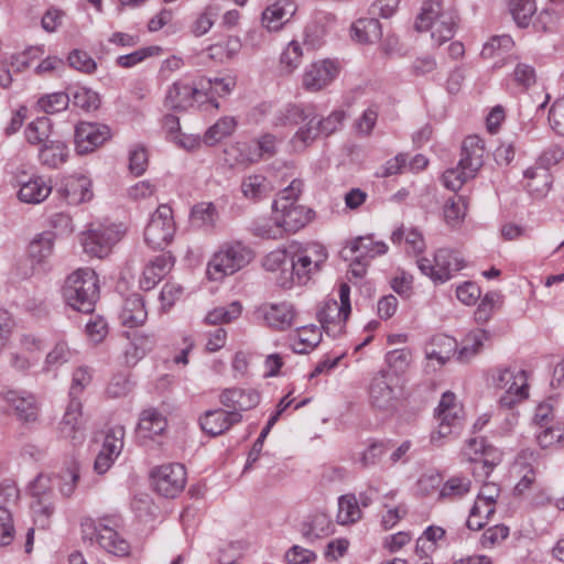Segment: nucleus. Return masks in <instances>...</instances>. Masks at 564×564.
I'll return each mask as SVG.
<instances>
[{
	"instance_id": "obj_1",
	"label": "nucleus",
	"mask_w": 564,
	"mask_h": 564,
	"mask_svg": "<svg viewBox=\"0 0 564 564\" xmlns=\"http://www.w3.org/2000/svg\"><path fill=\"white\" fill-rule=\"evenodd\" d=\"M457 14L452 8H444L443 0H424L414 28L419 32L431 31L436 46L452 40L456 32Z\"/></svg>"
},
{
	"instance_id": "obj_2",
	"label": "nucleus",
	"mask_w": 564,
	"mask_h": 564,
	"mask_svg": "<svg viewBox=\"0 0 564 564\" xmlns=\"http://www.w3.org/2000/svg\"><path fill=\"white\" fill-rule=\"evenodd\" d=\"M63 297L73 310L89 314L99 299V279L90 268H80L70 273L63 285Z\"/></svg>"
},
{
	"instance_id": "obj_3",
	"label": "nucleus",
	"mask_w": 564,
	"mask_h": 564,
	"mask_svg": "<svg viewBox=\"0 0 564 564\" xmlns=\"http://www.w3.org/2000/svg\"><path fill=\"white\" fill-rule=\"evenodd\" d=\"M327 257L326 249L319 243H311L294 252L289 261L290 276H281L280 285L290 289L294 283L305 284L313 274L321 271Z\"/></svg>"
},
{
	"instance_id": "obj_4",
	"label": "nucleus",
	"mask_w": 564,
	"mask_h": 564,
	"mask_svg": "<svg viewBox=\"0 0 564 564\" xmlns=\"http://www.w3.org/2000/svg\"><path fill=\"white\" fill-rule=\"evenodd\" d=\"M119 525L117 517H104L98 520L85 518L80 522L84 540L94 541L116 556H126L129 554V543L119 536L116 528Z\"/></svg>"
},
{
	"instance_id": "obj_5",
	"label": "nucleus",
	"mask_w": 564,
	"mask_h": 564,
	"mask_svg": "<svg viewBox=\"0 0 564 564\" xmlns=\"http://www.w3.org/2000/svg\"><path fill=\"white\" fill-rule=\"evenodd\" d=\"M252 259V250L241 242L225 243L208 262L207 275L209 280H221L248 265Z\"/></svg>"
},
{
	"instance_id": "obj_6",
	"label": "nucleus",
	"mask_w": 564,
	"mask_h": 564,
	"mask_svg": "<svg viewBox=\"0 0 564 564\" xmlns=\"http://www.w3.org/2000/svg\"><path fill=\"white\" fill-rule=\"evenodd\" d=\"M123 235L124 230L121 226L115 224H91L82 234L80 241L87 254L102 259L111 252L113 246L120 241Z\"/></svg>"
},
{
	"instance_id": "obj_7",
	"label": "nucleus",
	"mask_w": 564,
	"mask_h": 564,
	"mask_svg": "<svg viewBox=\"0 0 564 564\" xmlns=\"http://www.w3.org/2000/svg\"><path fill=\"white\" fill-rule=\"evenodd\" d=\"M174 234L173 210L167 204H161L145 227L144 240L154 249H163L173 240Z\"/></svg>"
},
{
	"instance_id": "obj_8",
	"label": "nucleus",
	"mask_w": 564,
	"mask_h": 564,
	"mask_svg": "<svg viewBox=\"0 0 564 564\" xmlns=\"http://www.w3.org/2000/svg\"><path fill=\"white\" fill-rule=\"evenodd\" d=\"M150 477L159 495L173 499L184 490L187 474L184 465L171 463L153 468Z\"/></svg>"
},
{
	"instance_id": "obj_9",
	"label": "nucleus",
	"mask_w": 564,
	"mask_h": 564,
	"mask_svg": "<svg viewBox=\"0 0 564 564\" xmlns=\"http://www.w3.org/2000/svg\"><path fill=\"white\" fill-rule=\"evenodd\" d=\"M394 379L388 370H380L373 375L368 387L369 402L373 409L387 413L395 409Z\"/></svg>"
},
{
	"instance_id": "obj_10",
	"label": "nucleus",
	"mask_w": 564,
	"mask_h": 564,
	"mask_svg": "<svg viewBox=\"0 0 564 564\" xmlns=\"http://www.w3.org/2000/svg\"><path fill=\"white\" fill-rule=\"evenodd\" d=\"M463 409L456 403V397L453 392L443 393L438 406L436 408V417L438 420V430L431 435V442L445 437L462 424Z\"/></svg>"
},
{
	"instance_id": "obj_11",
	"label": "nucleus",
	"mask_w": 564,
	"mask_h": 564,
	"mask_svg": "<svg viewBox=\"0 0 564 564\" xmlns=\"http://www.w3.org/2000/svg\"><path fill=\"white\" fill-rule=\"evenodd\" d=\"M286 121L299 123L305 122L303 127L294 135V143L301 142L303 148L312 143L316 138L322 135L318 124V116L312 107L301 108L296 105H291L285 110Z\"/></svg>"
},
{
	"instance_id": "obj_12",
	"label": "nucleus",
	"mask_w": 564,
	"mask_h": 564,
	"mask_svg": "<svg viewBox=\"0 0 564 564\" xmlns=\"http://www.w3.org/2000/svg\"><path fill=\"white\" fill-rule=\"evenodd\" d=\"M111 138L110 128L98 122H79L75 128V144L78 154L95 151Z\"/></svg>"
},
{
	"instance_id": "obj_13",
	"label": "nucleus",
	"mask_w": 564,
	"mask_h": 564,
	"mask_svg": "<svg viewBox=\"0 0 564 564\" xmlns=\"http://www.w3.org/2000/svg\"><path fill=\"white\" fill-rule=\"evenodd\" d=\"M337 63L323 59L312 63L302 76V85L308 91H318L328 86L338 75Z\"/></svg>"
},
{
	"instance_id": "obj_14",
	"label": "nucleus",
	"mask_w": 564,
	"mask_h": 564,
	"mask_svg": "<svg viewBox=\"0 0 564 564\" xmlns=\"http://www.w3.org/2000/svg\"><path fill=\"white\" fill-rule=\"evenodd\" d=\"M485 142L478 135H468L460 148V159L457 164L465 169L463 174L475 176L484 165Z\"/></svg>"
},
{
	"instance_id": "obj_15",
	"label": "nucleus",
	"mask_w": 564,
	"mask_h": 564,
	"mask_svg": "<svg viewBox=\"0 0 564 564\" xmlns=\"http://www.w3.org/2000/svg\"><path fill=\"white\" fill-rule=\"evenodd\" d=\"M3 400L10 405L19 420L34 422L37 419L39 406L33 393L25 390H8L2 393Z\"/></svg>"
},
{
	"instance_id": "obj_16",
	"label": "nucleus",
	"mask_w": 564,
	"mask_h": 564,
	"mask_svg": "<svg viewBox=\"0 0 564 564\" xmlns=\"http://www.w3.org/2000/svg\"><path fill=\"white\" fill-rule=\"evenodd\" d=\"M242 415L237 411H227L224 409L208 410L199 419L202 430L217 436L229 430L234 424L239 423Z\"/></svg>"
},
{
	"instance_id": "obj_17",
	"label": "nucleus",
	"mask_w": 564,
	"mask_h": 564,
	"mask_svg": "<svg viewBox=\"0 0 564 564\" xmlns=\"http://www.w3.org/2000/svg\"><path fill=\"white\" fill-rule=\"evenodd\" d=\"M468 446L475 454H481V457L473 459V473L476 475L489 476L492 469L501 462V453L492 445L487 444L484 438H471L468 442Z\"/></svg>"
},
{
	"instance_id": "obj_18",
	"label": "nucleus",
	"mask_w": 564,
	"mask_h": 564,
	"mask_svg": "<svg viewBox=\"0 0 564 564\" xmlns=\"http://www.w3.org/2000/svg\"><path fill=\"white\" fill-rule=\"evenodd\" d=\"M61 435L74 442L84 440V420L79 399H69L66 411L59 422Z\"/></svg>"
},
{
	"instance_id": "obj_19",
	"label": "nucleus",
	"mask_w": 564,
	"mask_h": 564,
	"mask_svg": "<svg viewBox=\"0 0 564 564\" xmlns=\"http://www.w3.org/2000/svg\"><path fill=\"white\" fill-rule=\"evenodd\" d=\"M219 402L229 411H248L260 402V394L254 389L227 388L219 394Z\"/></svg>"
},
{
	"instance_id": "obj_20",
	"label": "nucleus",
	"mask_w": 564,
	"mask_h": 564,
	"mask_svg": "<svg viewBox=\"0 0 564 564\" xmlns=\"http://www.w3.org/2000/svg\"><path fill=\"white\" fill-rule=\"evenodd\" d=\"M258 314L265 321L270 328L275 330L290 328L295 316L292 304L288 302L263 304L258 308Z\"/></svg>"
},
{
	"instance_id": "obj_21",
	"label": "nucleus",
	"mask_w": 564,
	"mask_h": 564,
	"mask_svg": "<svg viewBox=\"0 0 564 564\" xmlns=\"http://www.w3.org/2000/svg\"><path fill=\"white\" fill-rule=\"evenodd\" d=\"M59 192L68 205H79L93 197L91 182L85 175L65 177Z\"/></svg>"
},
{
	"instance_id": "obj_22",
	"label": "nucleus",
	"mask_w": 564,
	"mask_h": 564,
	"mask_svg": "<svg viewBox=\"0 0 564 564\" xmlns=\"http://www.w3.org/2000/svg\"><path fill=\"white\" fill-rule=\"evenodd\" d=\"M200 91L198 83L191 85L184 82H175L166 91L164 105L172 110H185L193 106L196 95Z\"/></svg>"
},
{
	"instance_id": "obj_23",
	"label": "nucleus",
	"mask_w": 564,
	"mask_h": 564,
	"mask_svg": "<svg viewBox=\"0 0 564 564\" xmlns=\"http://www.w3.org/2000/svg\"><path fill=\"white\" fill-rule=\"evenodd\" d=\"M281 230L296 232L312 218L313 210L302 205H289L285 209H273Z\"/></svg>"
},
{
	"instance_id": "obj_24",
	"label": "nucleus",
	"mask_w": 564,
	"mask_h": 564,
	"mask_svg": "<svg viewBox=\"0 0 564 564\" xmlns=\"http://www.w3.org/2000/svg\"><path fill=\"white\" fill-rule=\"evenodd\" d=\"M434 263L437 269L436 283L448 281L455 272L465 267V261L459 252L447 248H440L435 252Z\"/></svg>"
},
{
	"instance_id": "obj_25",
	"label": "nucleus",
	"mask_w": 564,
	"mask_h": 564,
	"mask_svg": "<svg viewBox=\"0 0 564 564\" xmlns=\"http://www.w3.org/2000/svg\"><path fill=\"white\" fill-rule=\"evenodd\" d=\"M174 259L171 254L162 253L150 260L144 267L140 285L143 290L153 289L173 268Z\"/></svg>"
},
{
	"instance_id": "obj_26",
	"label": "nucleus",
	"mask_w": 564,
	"mask_h": 564,
	"mask_svg": "<svg viewBox=\"0 0 564 564\" xmlns=\"http://www.w3.org/2000/svg\"><path fill=\"white\" fill-rule=\"evenodd\" d=\"M317 319L326 334L334 337L343 332L344 324L346 323L338 302L333 299L324 302L317 312Z\"/></svg>"
},
{
	"instance_id": "obj_27",
	"label": "nucleus",
	"mask_w": 564,
	"mask_h": 564,
	"mask_svg": "<svg viewBox=\"0 0 564 564\" xmlns=\"http://www.w3.org/2000/svg\"><path fill=\"white\" fill-rule=\"evenodd\" d=\"M386 243L373 241L371 236H360L350 241L344 251H349L354 260L361 263V260L373 259L387 252Z\"/></svg>"
},
{
	"instance_id": "obj_28",
	"label": "nucleus",
	"mask_w": 564,
	"mask_h": 564,
	"mask_svg": "<svg viewBox=\"0 0 564 564\" xmlns=\"http://www.w3.org/2000/svg\"><path fill=\"white\" fill-rule=\"evenodd\" d=\"M295 7L289 0H280L262 13V25L269 31L279 30L294 14Z\"/></svg>"
},
{
	"instance_id": "obj_29",
	"label": "nucleus",
	"mask_w": 564,
	"mask_h": 564,
	"mask_svg": "<svg viewBox=\"0 0 564 564\" xmlns=\"http://www.w3.org/2000/svg\"><path fill=\"white\" fill-rule=\"evenodd\" d=\"M225 161L230 167L248 166L259 161L253 142H237L224 151Z\"/></svg>"
},
{
	"instance_id": "obj_30",
	"label": "nucleus",
	"mask_w": 564,
	"mask_h": 564,
	"mask_svg": "<svg viewBox=\"0 0 564 564\" xmlns=\"http://www.w3.org/2000/svg\"><path fill=\"white\" fill-rule=\"evenodd\" d=\"M148 313L141 295L131 294L128 296L121 307L119 318L127 327H137L144 323Z\"/></svg>"
},
{
	"instance_id": "obj_31",
	"label": "nucleus",
	"mask_w": 564,
	"mask_h": 564,
	"mask_svg": "<svg viewBox=\"0 0 564 564\" xmlns=\"http://www.w3.org/2000/svg\"><path fill=\"white\" fill-rule=\"evenodd\" d=\"M52 187L41 176L30 177L29 181H21L18 197L26 204H40L51 193Z\"/></svg>"
},
{
	"instance_id": "obj_32",
	"label": "nucleus",
	"mask_w": 564,
	"mask_h": 564,
	"mask_svg": "<svg viewBox=\"0 0 564 564\" xmlns=\"http://www.w3.org/2000/svg\"><path fill=\"white\" fill-rule=\"evenodd\" d=\"M351 36L361 44H372L382 36L381 24L375 17L360 18L351 25Z\"/></svg>"
},
{
	"instance_id": "obj_33",
	"label": "nucleus",
	"mask_w": 564,
	"mask_h": 564,
	"mask_svg": "<svg viewBox=\"0 0 564 564\" xmlns=\"http://www.w3.org/2000/svg\"><path fill=\"white\" fill-rule=\"evenodd\" d=\"M273 189L272 183L262 174L248 175L241 183L243 196L253 202L269 197Z\"/></svg>"
},
{
	"instance_id": "obj_34",
	"label": "nucleus",
	"mask_w": 564,
	"mask_h": 564,
	"mask_svg": "<svg viewBox=\"0 0 564 564\" xmlns=\"http://www.w3.org/2000/svg\"><path fill=\"white\" fill-rule=\"evenodd\" d=\"M55 234L46 230L37 234L29 243V256L34 263L41 264L53 254Z\"/></svg>"
},
{
	"instance_id": "obj_35",
	"label": "nucleus",
	"mask_w": 564,
	"mask_h": 564,
	"mask_svg": "<svg viewBox=\"0 0 564 564\" xmlns=\"http://www.w3.org/2000/svg\"><path fill=\"white\" fill-rule=\"evenodd\" d=\"M488 339L489 334L485 329H476L468 333L463 339L460 349L457 351V360L459 362H469L481 351L484 343Z\"/></svg>"
},
{
	"instance_id": "obj_36",
	"label": "nucleus",
	"mask_w": 564,
	"mask_h": 564,
	"mask_svg": "<svg viewBox=\"0 0 564 564\" xmlns=\"http://www.w3.org/2000/svg\"><path fill=\"white\" fill-rule=\"evenodd\" d=\"M456 347L454 338L445 335H437L425 346L427 359H435L440 365L449 360Z\"/></svg>"
},
{
	"instance_id": "obj_37",
	"label": "nucleus",
	"mask_w": 564,
	"mask_h": 564,
	"mask_svg": "<svg viewBox=\"0 0 564 564\" xmlns=\"http://www.w3.org/2000/svg\"><path fill=\"white\" fill-rule=\"evenodd\" d=\"M165 417L155 409L142 411L138 423V431L144 437L160 435L166 429Z\"/></svg>"
},
{
	"instance_id": "obj_38",
	"label": "nucleus",
	"mask_w": 564,
	"mask_h": 564,
	"mask_svg": "<svg viewBox=\"0 0 564 564\" xmlns=\"http://www.w3.org/2000/svg\"><path fill=\"white\" fill-rule=\"evenodd\" d=\"M332 532V521L324 512L313 514L308 521L302 523L301 528L302 535L310 541L328 535Z\"/></svg>"
},
{
	"instance_id": "obj_39",
	"label": "nucleus",
	"mask_w": 564,
	"mask_h": 564,
	"mask_svg": "<svg viewBox=\"0 0 564 564\" xmlns=\"http://www.w3.org/2000/svg\"><path fill=\"white\" fill-rule=\"evenodd\" d=\"M516 384H510L500 397L499 403L502 408L511 409L516 403L528 397L527 375L524 370L518 371Z\"/></svg>"
},
{
	"instance_id": "obj_40",
	"label": "nucleus",
	"mask_w": 564,
	"mask_h": 564,
	"mask_svg": "<svg viewBox=\"0 0 564 564\" xmlns=\"http://www.w3.org/2000/svg\"><path fill=\"white\" fill-rule=\"evenodd\" d=\"M67 155V147L64 142L51 141L41 148L39 159L44 165L50 167H57L65 163Z\"/></svg>"
},
{
	"instance_id": "obj_41",
	"label": "nucleus",
	"mask_w": 564,
	"mask_h": 564,
	"mask_svg": "<svg viewBox=\"0 0 564 564\" xmlns=\"http://www.w3.org/2000/svg\"><path fill=\"white\" fill-rule=\"evenodd\" d=\"M524 178L529 180L527 188L536 196L545 195L551 186V176L549 171L543 167H529L523 173Z\"/></svg>"
},
{
	"instance_id": "obj_42",
	"label": "nucleus",
	"mask_w": 564,
	"mask_h": 564,
	"mask_svg": "<svg viewBox=\"0 0 564 564\" xmlns=\"http://www.w3.org/2000/svg\"><path fill=\"white\" fill-rule=\"evenodd\" d=\"M361 518V510L354 494L340 496L338 499L337 522L339 524L355 523Z\"/></svg>"
},
{
	"instance_id": "obj_43",
	"label": "nucleus",
	"mask_w": 564,
	"mask_h": 564,
	"mask_svg": "<svg viewBox=\"0 0 564 564\" xmlns=\"http://www.w3.org/2000/svg\"><path fill=\"white\" fill-rule=\"evenodd\" d=\"M76 355L77 351L72 349L66 341L59 340L47 354L45 358L44 369L46 371H50L52 368L56 369L72 361Z\"/></svg>"
},
{
	"instance_id": "obj_44",
	"label": "nucleus",
	"mask_w": 564,
	"mask_h": 564,
	"mask_svg": "<svg viewBox=\"0 0 564 564\" xmlns=\"http://www.w3.org/2000/svg\"><path fill=\"white\" fill-rule=\"evenodd\" d=\"M471 489V480L465 476L449 477L440 490L441 499H458L468 494Z\"/></svg>"
},
{
	"instance_id": "obj_45",
	"label": "nucleus",
	"mask_w": 564,
	"mask_h": 564,
	"mask_svg": "<svg viewBox=\"0 0 564 564\" xmlns=\"http://www.w3.org/2000/svg\"><path fill=\"white\" fill-rule=\"evenodd\" d=\"M394 447L392 440L375 441L362 452L360 464L368 468L381 462L382 457Z\"/></svg>"
},
{
	"instance_id": "obj_46",
	"label": "nucleus",
	"mask_w": 564,
	"mask_h": 564,
	"mask_svg": "<svg viewBox=\"0 0 564 564\" xmlns=\"http://www.w3.org/2000/svg\"><path fill=\"white\" fill-rule=\"evenodd\" d=\"M236 129V120L232 117H223L209 127L204 134V143L214 145L229 137Z\"/></svg>"
},
{
	"instance_id": "obj_47",
	"label": "nucleus",
	"mask_w": 564,
	"mask_h": 564,
	"mask_svg": "<svg viewBox=\"0 0 564 564\" xmlns=\"http://www.w3.org/2000/svg\"><path fill=\"white\" fill-rule=\"evenodd\" d=\"M509 11L519 28H527L536 12L534 0H509Z\"/></svg>"
},
{
	"instance_id": "obj_48",
	"label": "nucleus",
	"mask_w": 564,
	"mask_h": 564,
	"mask_svg": "<svg viewBox=\"0 0 564 564\" xmlns=\"http://www.w3.org/2000/svg\"><path fill=\"white\" fill-rule=\"evenodd\" d=\"M467 202L464 196L448 198L444 206V219L452 228L458 227L465 218Z\"/></svg>"
},
{
	"instance_id": "obj_49",
	"label": "nucleus",
	"mask_w": 564,
	"mask_h": 564,
	"mask_svg": "<svg viewBox=\"0 0 564 564\" xmlns=\"http://www.w3.org/2000/svg\"><path fill=\"white\" fill-rule=\"evenodd\" d=\"M498 496L499 488L494 484H486L471 507V516H477L484 506L486 508V518H489L495 513V503Z\"/></svg>"
},
{
	"instance_id": "obj_50",
	"label": "nucleus",
	"mask_w": 564,
	"mask_h": 564,
	"mask_svg": "<svg viewBox=\"0 0 564 564\" xmlns=\"http://www.w3.org/2000/svg\"><path fill=\"white\" fill-rule=\"evenodd\" d=\"M70 102V95L64 91H57L42 96L37 105L46 113H55L66 110Z\"/></svg>"
},
{
	"instance_id": "obj_51",
	"label": "nucleus",
	"mask_w": 564,
	"mask_h": 564,
	"mask_svg": "<svg viewBox=\"0 0 564 564\" xmlns=\"http://www.w3.org/2000/svg\"><path fill=\"white\" fill-rule=\"evenodd\" d=\"M50 131V119L47 117H40L28 124L25 129V138L31 144H40L47 140Z\"/></svg>"
},
{
	"instance_id": "obj_52",
	"label": "nucleus",
	"mask_w": 564,
	"mask_h": 564,
	"mask_svg": "<svg viewBox=\"0 0 564 564\" xmlns=\"http://www.w3.org/2000/svg\"><path fill=\"white\" fill-rule=\"evenodd\" d=\"M202 90H210L218 96L229 94L236 86V78L231 76L226 77H202L198 80Z\"/></svg>"
},
{
	"instance_id": "obj_53",
	"label": "nucleus",
	"mask_w": 564,
	"mask_h": 564,
	"mask_svg": "<svg viewBox=\"0 0 564 564\" xmlns=\"http://www.w3.org/2000/svg\"><path fill=\"white\" fill-rule=\"evenodd\" d=\"M217 212L213 203H199L193 206L191 221L199 227H213L216 221Z\"/></svg>"
},
{
	"instance_id": "obj_54",
	"label": "nucleus",
	"mask_w": 564,
	"mask_h": 564,
	"mask_svg": "<svg viewBox=\"0 0 564 564\" xmlns=\"http://www.w3.org/2000/svg\"><path fill=\"white\" fill-rule=\"evenodd\" d=\"M241 310L242 307L239 302H232L228 307H217L209 312L205 321L210 325L229 323L240 316Z\"/></svg>"
},
{
	"instance_id": "obj_55",
	"label": "nucleus",
	"mask_w": 564,
	"mask_h": 564,
	"mask_svg": "<svg viewBox=\"0 0 564 564\" xmlns=\"http://www.w3.org/2000/svg\"><path fill=\"white\" fill-rule=\"evenodd\" d=\"M93 379V370L87 366H80L73 372L72 383L69 388V399H79L83 391L90 384Z\"/></svg>"
},
{
	"instance_id": "obj_56",
	"label": "nucleus",
	"mask_w": 564,
	"mask_h": 564,
	"mask_svg": "<svg viewBox=\"0 0 564 564\" xmlns=\"http://www.w3.org/2000/svg\"><path fill=\"white\" fill-rule=\"evenodd\" d=\"M70 98L74 106L86 111L96 110L100 106V99L97 93L91 89L79 87L72 91Z\"/></svg>"
},
{
	"instance_id": "obj_57",
	"label": "nucleus",
	"mask_w": 564,
	"mask_h": 564,
	"mask_svg": "<svg viewBox=\"0 0 564 564\" xmlns=\"http://www.w3.org/2000/svg\"><path fill=\"white\" fill-rule=\"evenodd\" d=\"M303 182L301 180H293L291 184L282 189L278 197L273 200V209H285L289 205H295L302 192Z\"/></svg>"
},
{
	"instance_id": "obj_58",
	"label": "nucleus",
	"mask_w": 564,
	"mask_h": 564,
	"mask_svg": "<svg viewBox=\"0 0 564 564\" xmlns=\"http://www.w3.org/2000/svg\"><path fill=\"white\" fill-rule=\"evenodd\" d=\"M162 52V48L158 45H152L148 47H142L137 50L130 54L121 55L117 58V65L123 68H130L145 58L159 55Z\"/></svg>"
},
{
	"instance_id": "obj_59",
	"label": "nucleus",
	"mask_w": 564,
	"mask_h": 564,
	"mask_svg": "<svg viewBox=\"0 0 564 564\" xmlns=\"http://www.w3.org/2000/svg\"><path fill=\"white\" fill-rule=\"evenodd\" d=\"M78 479L79 465L77 462H72L70 465L56 477L62 495L69 497L74 492Z\"/></svg>"
},
{
	"instance_id": "obj_60",
	"label": "nucleus",
	"mask_w": 564,
	"mask_h": 564,
	"mask_svg": "<svg viewBox=\"0 0 564 564\" xmlns=\"http://www.w3.org/2000/svg\"><path fill=\"white\" fill-rule=\"evenodd\" d=\"M303 56L302 45L291 41L280 56V63L288 73H292L301 64Z\"/></svg>"
},
{
	"instance_id": "obj_61",
	"label": "nucleus",
	"mask_w": 564,
	"mask_h": 564,
	"mask_svg": "<svg viewBox=\"0 0 564 564\" xmlns=\"http://www.w3.org/2000/svg\"><path fill=\"white\" fill-rule=\"evenodd\" d=\"M219 17V9L217 6H208L204 12L199 14V17L196 19V21L193 24V33L196 36H202L206 34L212 26L214 25L215 21Z\"/></svg>"
},
{
	"instance_id": "obj_62",
	"label": "nucleus",
	"mask_w": 564,
	"mask_h": 564,
	"mask_svg": "<svg viewBox=\"0 0 564 564\" xmlns=\"http://www.w3.org/2000/svg\"><path fill=\"white\" fill-rule=\"evenodd\" d=\"M124 430L122 427H115L107 432L101 452L109 454L117 458L123 448Z\"/></svg>"
},
{
	"instance_id": "obj_63",
	"label": "nucleus",
	"mask_w": 564,
	"mask_h": 564,
	"mask_svg": "<svg viewBox=\"0 0 564 564\" xmlns=\"http://www.w3.org/2000/svg\"><path fill=\"white\" fill-rule=\"evenodd\" d=\"M499 300L500 294L498 292L486 293V295L481 299L480 304L478 305L477 310L474 313L475 321L478 324H484L488 322Z\"/></svg>"
},
{
	"instance_id": "obj_64",
	"label": "nucleus",
	"mask_w": 564,
	"mask_h": 564,
	"mask_svg": "<svg viewBox=\"0 0 564 564\" xmlns=\"http://www.w3.org/2000/svg\"><path fill=\"white\" fill-rule=\"evenodd\" d=\"M536 433V442L541 448H549L564 440V426H543Z\"/></svg>"
}]
</instances>
